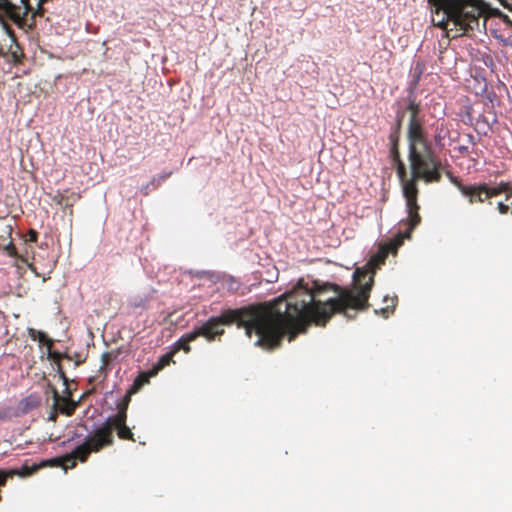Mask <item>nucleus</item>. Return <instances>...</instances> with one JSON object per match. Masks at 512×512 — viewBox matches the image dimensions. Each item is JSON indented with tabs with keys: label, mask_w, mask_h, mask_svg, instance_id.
Segmentation results:
<instances>
[{
	"label": "nucleus",
	"mask_w": 512,
	"mask_h": 512,
	"mask_svg": "<svg viewBox=\"0 0 512 512\" xmlns=\"http://www.w3.org/2000/svg\"><path fill=\"white\" fill-rule=\"evenodd\" d=\"M21 1L26 5L28 0H21Z\"/></svg>",
	"instance_id": "nucleus-34"
},
{
	"label": "nucleus",
	"mask_w": 512,
	"mask_h": 512,
	"mask_svg": "<svg viewBox=\"0 0 512 512\" xmlns=\"http://www.w3.org/2000/svg\"><path fill=\"white\" fill-rule=\"evenodd\" d=\"M458 189L459 191L462 193V189H468L469 185H464L462 184L461 180L458 178V177H453L451 178L450 180Z\"/></svg>",
	"instance_id": "nucleus-25"
},
{
	"label": "nucleus",
	"mask_w": 512,
	"mask_h": 512,
	"mask_svg": "<svg viewBox=\"0 0 512 512\" xmlns=\"http://www.w3.org/2000/svg\"><path fill=\"white\" fill-rule=\"evenodd\" d=\"M434 7L433 14L441 16L433 21L446 28L450 23L461 31L474 29L479 25V17L486 13L487 4L483 0H428Z\"/></svg>",
	"instance_id": "nucleus-3"
},
{
	"label": "nucleus",
	"mask_w": 512,
	"mask_h": 512,
	"mask_svg": "<svg viewBox=\"0 0 512 512\" xmlns=\"http://www.w3.org/2000/svg\"><path fill=\"white\" fill-rule=\"evenodd\" d=\"M354 280L356 284L351 289L314 282L312 288L298 287L285 298L270 303L226 309L191 331L190 339L201 336L212 342L225 333L222 326L236 324L245 329L248 337L253 332L258 336L257 346L273 350L281 345L286 335L291 341L311 323L325 326L334 314L349 317L348 309L366 310L374 278L367 271L357 269Z\"/></svg>",
	"instance_id": "nucleus-1"
},
{
	"label": "nucleus",
	"mask_w": 512,
	"mask_h": 512,
	"mask_svg": "<svg viewBox=\"0 0 512 512\" xmlns=\"http://www.w3.org/2000/svg\"><path fill=\"white\" fill-rule=\"evenodd\" d=\"M406 102L407 105L405 107V111L410 112L407 131L408 148L420 149L422 151L427 149H434L432 142L429 140L427 132L425 131L422 122L418 117L420 112V104L416 102L413 93L408 95Z\"/></svg>",
	"instance_id": "nucleus-5"
},
{
	"label": "nucleus",
	"mask_w": 512,
	"mask_h": 512,
	"mask_svg": "<svg viewBox=\"0 0 512 512\" xmlns=\"http://www.w3.org/2000/svg\"><path fill=\"white\" fill-rule=\"evenodd\" d=\"M390 140H391V150H390V154H391V158H392V161L394 163L398 162V161H402L401 157H400V152H399V140H398V136L396 135H391L390 136Z\"/></svg>",
	"instance_id": "nucleus-16"
},
{
	"label": "nucleus",
	"mask_w": 512,
	"mask_h": 512,
	"mask_svg": "<svg viewBox=\"0 0 512 512\" xmlns=\"http://www.w3.org/2000/svg\"><path fill=\"white\" fill-rule=\"evenodd\" d=\"M445 174H446V176L449 178V180H451V178H453V177H454V175L452 174V172H451V171H449V170L445 171Z\"/></svg>",
	"instance_id": "nucleus-30"
},
{
	"label": "nucleus",
	"mask_w": 512,
	"mask_h": 512,
	"mask_svg": "<svg viewBox=\"0 0 512 512\" xmlns=\"http://www.w3.org/2000/svg\"><path fill=\"white\" fill-rule=\"evenodd\" d=\"M80 194L76 192H71L65 190L63 192L57 191L56 194L52 197V200L62 207L63 210H69V213L72 215L74 204L80 199Z\"/></svg>",
	"instance_id": "nucleus-9"
},
{
	"label": "nucleus",
	"mask_w": 512,
	"mask_h": 512,
	"mask_svg": "<svg viewBox=\"0 0 512 512\" xmlns=\"http://www.w3.org/2000/svg\"><path fill=\"white\" fill-rule=\"evenodd\" d=\"M171 174H172V172H167V173L158 175L156 177L158 178V181H160V184H162V182H164L167 178H169L171 176Z\"/></svg>",
	"instance_id": "nucleus-28"
},
{
	"label": "nucleus",
	"mask_w": 512,
	"mask_h": 512,
	"mask_svg": "<svg viewBox=\"0 0 512 512\" xmlns=\"http://www.w3.org/2000/svg\"><path fill=\"white\" fill-rule=\"evenodd\" d=\"M388 308H389V306H387L386 308H383V309H382V312H383V313H386V312L388 311Z\"/></svg>",
	"instance_id": "nucleus-33"
},
{
	"label": "nucleus",
	"mask_w": 512,
	"mask_h": 512,
	"mask_svg": "<svg viewBox=\"0 0 512 512\" xmlns=\"http://www.w3.org/2000/svg\"><path fill=\"white\" fill-rule=\"evenodd\" d=\"M28 333L33 340H38L40 344L47 345L49 349L51 348L52 340L44 332L29 328Z\"/></svg>",
	"instance_id": "nucleus-15"
},
{
	"label": "nucleus",
	"mask_w": 512,
	"mask_h": 512,
	"mask_svg": "<svg viewBox=\"0 0 512 512\" xmlns=\"http://www.w3.org/2000/svg\"><path fill=\"white\" fill-rule=\"evenodd\" d=\"M28 236H29V238H28V240H27V241H30V242H36V241H37V239H38V232H37V231H35V230H33V229H31V230H29V232H28Z\"/></svg>",
	"instance_id": "nucleus-27"
},
{
	"label": "nucleus",
	"mask_w": 512,
	"mask_h": 512,
	"mask_svg": "<svg viewBox=\"0 0 512 512\" xmlns=\"http://www.w3.org/2000/svg\"><path fill=\"white\" fill-rule=\"evenodd\" d=\"M117 431V436L121 440H129V441H135L134 434L131 431V429L127 426V424H120L113 426V430Z\"/></svg>",
	"instance_id": "nucleus-14"
},
{
	"label": "nucleus",
	"mask_w": 512,
	"mask_h": 512,
	"mask_svg": "<svg viewBox=\"0 0 512 512\" xmlns=\"http://www.w3.org/2000/svg\"><path fill=\"white\" fill-rule=\"evenodd\" d=\"M160 185H161V184H160V181H158V178L155 176V177H153V178L150 180V182H149L145 187H143V189H142V190H143V193H144L145 195H147V194L149 193V191H150V190H152V189H156V188H158Z\"/></svg>",
	"instance_id": "nucleus-22"
},
{
	"label": "nucleus",
	"mask_w": 512,
	"mask_h": 512,
	"mask_svg": "<svg viewBox=\"0 0 512 512\" xmlns=\"http://www.w3.org/2000/svg\"><path fill=\"white\" fill-rule=\"evenodd\" d=\"M16 474L15 470L4 471L0 470V487L6 485L7 479L13 477Z\"/></svg>",
	"instance_id": "nucleus-21"
},
{
	"label": "nucleus",
	"mask_w": 512,
	"mask_h": 512,
	"mask_svg": "<svg viewBox=\"0 0 512 512\" xmlns=\"http://www.w3.org/2000/svg\"><path fill=\"white\" fill-rule=\"evenodd\" d=\"M146 302H147L146 298L133 299V300L130 301L129 305L132 308H139V307L144 308L145 305H146Z\"/></svg>",
	"instance_id": "nucleus-24"
},
{
	"label": "nucleus",
	"mask_w": 512,
	"mask_h": 512,
	"mask_svg": "<svg viewBox=\"0 0 512 512\" xmlns=\"http://www.w3.org/2000/svg\"><path fill=\"white\" fill-rule=\"evenodd\" d=\"M191 332L182 335L176 342V349L184 350L186 353L190 352V342L195 339H190Z\"/></svg>",
	"instance_id": "nucleus-17"
},
{
	"label": "nucleus",
	"mask_w": 512,
	"mask_h": 512,
	"mask_svg": "<svg viewBox=\"0 0 512 512\" xmlns=\"http://www.w3.org/2000/svg\"><path fill=\"white\" fill-rule=\"evenodd\" d=\"M0 22H2V20L0 19Z\"/></svg>",
	"instance_id": "nucleus-35"
},
{
	"label": "nucleus",
	"mask_w": 512,
	"mask_h": 512,
	"mask_svg": "<svg viewBox=\"0 0 512 512\" xmlns=\"http://www.w3.org/2000/svg\"><path fill=\"white\" fill-rule=\"evenodd\" d=\"M505 194V200L508 202L512 196V183L500 182L495 186H488L486 183L469 185L468 189H462V195L468 198L470 204L483 203L486 200Z\"/></svg>",
	"instance_id": "nucleus-6"
},
{
	"label": "nucleus",
	"mask_w": 512,
	"mask_h": 512,
	"mask_svg": "<svg viewBox=\"0 0 512 512\" xmlns=\"http://www.w3.org/2000/svg\"><path fill=\"white\" fill-rule=\"evenodd\" d=\"M12 226L4 225L0 222V248H4L9 251L10 254H13L15 250L12 240H11Z\"/></svg>",
	"instance_id": "nucleus-11"
},
{
	"label": "nucleus",
	"mask_w": 512,
	"mask_h": 512,
	"mask_svg": "<svg viewBox=\"0 0 512 512\" xmlns=\"http://www.w3.org/2000/svg\"><path fill=\"white\" fill-rule=\"evenodd\" d=\"M459 150H460L462 153H467V152H468V147L461 146V147L459 148Z\"/></svg>",
	"instance_id": "nucleus-31"
},
{
	"label": "nucleus",
	"mask_w": 512,
	"mask_h": 512,
	"mask_svg": "<svg viewBox=\"0 0 512 512\" xmlns=\"http://www.w3.org/2000/svg\"><path fill=\"white\" fill-rule=\"evenodd\" d=\"M116 357V354H114L113 352H105L102 354L101 356V366H100V371H104L108 368L109 364L111 363V361Z\"/></svg>",
	"instance_id": "nucleus-18"
},
{
	"label": "nucleus",
	"mask_w": 512,
	"mask_h": 512,
	"mask_svg": "<svg viewBox=\"0 0 512 512\" xmlns=\"http://www.w3.org/2000/svg\"><path fill=\"white\" fill-rule=\"evenodd\" d=\"M132 395L133 394H130V390L128 389L125 396L117 403V409L123 408L124 410H128Z\"/></svg>",
	"instance_id": "nucleus-20"
},
{
	"label": "nucleus",
	"mask_w": 512,
	"mask_h": 512,
	"mask_svg": "<svg viewBox=\"0 0 512 512\" xmlns=\"http://www.w3.org/2000/svg\"><path fill=\"white\" fill-rule=\"evenodd\" d=\"M497 209L500 214H507L510 211V205L508 203L499 202Z\"/></svg>",
	"instance_id": "nucleus-26"
},
{
	"label": "nucleus",
	"mask_w": 512,
	"mask_h": 512,
	"mask_svg": "<svg viewBox=\"0 0 512 512\" xmlns=\"http://www.w3.org/2000/svg\"><path fill=\"white\" fill-rule=\"evenodd\" d=\"M66 456L67 455L43 461V462H41L40 465H33V466L24 465V466H22V468L20 470H15L16 471L15 475H19L21 477L31 476L36 471H38L39 468L45 467V466H62L64 468H68V467L73 468L74 466H71V461L64 459Z\"/></svg>",
	"instance_id": "nucleus-8"
},
{
	"label": "nucleus",
	"mask_w": 512,
	"mask_h": 512,
	"mask_svg": "<svg viewBox=\"0 0 512 512\" xmlns=\"http://www.w3.org/2000/svg\"><path fill=\"white\" fill-rule=\"evenodd\" d=\"M53 397L60 413L66 416H72L74 414L78 403L73 401L70 396L62 397L58 394L57 390H54Z\"/></svg>",
	"instance_id": "nucleus-10"
},
{
	"label": "nucleus",
	"mask_w": 512,
	"mask_h": 512,
	"mask_svg": "<svg viewBox=\"0 0 512 512\" xmlns=\"http://www.w3.org/2000/svg\"><path fill=\"white\" fill-rule=\"evenodd\" d=\"M411 233L412 231L406 229L405 232H399L389 241L381 243L379 245L378 251L370 258L369 262L375 267H379L380 265L384 264L388 255L390 253L396 254L398 248L404 243V240L411 237Z\"/></svg>",
	"instance_id": "nucleus-7"
},
{
	"label": "nucleus",
	"mask_w": 512,
	"mask_h": 512,
	"mask_svg": "<svg viewBox=\"0 0 512 512\" xmlns=\"http://www.w3.org/2000/svg\"><path fill=\"white\" fill-rule=\"evenodd\" d=\"M30 269H31V270H32L36 275H38V273L35 271V268H34L32 265H30Z\"/></svg>",
	"instance_id": "nucleus-32"
},
{
	"label": "nucleus",
	"mask_w": 512,
	"mask_h": 512,
	"mask_svg": "<svg viewBox=\"0 0 512 512\" xmlns=\"http://www.w3.org/2000/svg\"><path fill=\"white\" fill-rule=\"evenodd\" d=\"M174 351L162 355L157 363L153 365L152 374H158L163 368L168 366L173 361Z\"/></svg>",
	"instance_id": "nucleus-13"
},
{
	"label": "nucleus",
	"mask_w": 512,
	"mask_h": 512,
	"mask_svg": "<svg viewBox=\"0 0 512 512\" xmlns=\"http://www.w3.org/2000/svg\"><path fill=\"white\" fill-rule=\"evenodd\" d=\"M58 372H59V376L63 380L64 384H67L68 383V378H67L65 372L61 369L60 366H59Z\"/></svg>",
	"instance_id": "nucleus-29"
},
{
	"label": "nucleus",
	"mask_w": 512,
	"mask_h": 512,
	"mask_svg": "<svg viewBox=\"0 0 512 512\" xmlns=\"http://www.w3.org/2000/svg\"><path fill=\"white\" fill-rule=\"evenodd\" d=\"M154 376H156V374H152V369L141 372L129 388L130 394H136L144 385L148 384L150 378Z\"/></svg>",
	"instance_id": "nucleus-12"
},
{
	"label": "nucleus",
	"mask_w": 512,
	"mask_h": 512,
	"mask_svg": "<svg viewBox=\"0 0 512 512\" xmlns=\"http://www.w3.org/2000/svg\"><path fill=\"white\" fill-rule=\"evenodd\" d=\"M14 4H12L9 0H0V10L5 13L11 14L14 11Z\"/></svg>",
	"instance_id": "nucleus-23"
},
{
	"label": "nucleus",
	"mask_w": 512,
	"mask_h": 512,
	"mask_svg": "<svg viewBox=\"0 0 512 512\" xmlns=\"http://www.w3.org/2000/svg\"><path fill=\"white\" fill-rule=\"evenodd\" d=\"M395 164H396L397 175H398V178H399L400 182L402 183V182L408 180V178H407V171H406V167H405L404 162L403 161H398Z\"/></svg>",
	"instance_id": "nucleus-19"
},
{
	"label": "nucleus",
	"mask_w": 512,
	"mask_h": 512,
	"mask_svg": "<svg viewBox=\"0 0 512 512\" xmlns=\"http://www.w3.org/2000/svg\"><path fill=\"white\" fill-rule=\"evenodd\" d=\"M411 177L402 182L403 194L406 199L408 217L404 224L413 231L421 222L419 205L417 203V182L438 183L442 179L444 165L434 149L420 150L408 148Z\"/></svg>",
	"instance_id": "nucleus-2"
},
{
	"label": "nucleus",
	"mask_w": 512,
	"mask_h": 512,
	"mask_svg": "<svg viewBox=\"0 0 512 512\" xmlns=\"http://www.w3.org/2000/svg\"><path fill=\"white\" fill-rule=\"evenodd\" d=\"M127 410L117 409V413L107 418L105 423L97 428L94 433L86 438L84 443L77 446L70 454L64 458L71 461V466H75V460L80 462L87 461L92 452H99L104 447L111 446L114 443L113 426L126 424Z\"/></svg>",
	"instance_id": "nucleus-4"
}]
</instances>
